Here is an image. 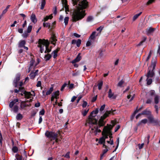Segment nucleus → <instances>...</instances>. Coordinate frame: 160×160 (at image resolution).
Segmentation results:
<instances>
[{
	"label": "nucleus",
	"mask_w": 160,
	"mask_h": 160,
	"mask_svg": "<svg viewBox=\"0 0 160 160\" xmlns=\"http://www.w3.org/2000/svg\"><path fill=\"white\" fill-rule=\"evenodd\" d=\"M35 61L34 59H33L32 58L31 60L30 61V64L29 66L32 67L33 65L35 62Z\"/></svg>",
	"instance_id": "4d7b16f0"
},
{
	"label": "nucleus",
	"mask_w": 160,
	"mask_h": 160,
	"mask_svg": "<svg viewBox=\"0 0 160 160\" xmlns=\"http://www.w3.org/2000/svg\"><path fill=\"white\" fill-rule=\"evenodd\" d=\"M45 135L47 138H51L53 140L58 137V134L57 133H55L54 132L49 131H46Z\"/></svg>",
	"instance_id": "0eeeda50"
},
{
	"label": "nucleus",
	"mask_w": 160,
	"mask_h": 160,
	"mask_svg": "<svg viewBox=\"0 0 160 160\" xmlns=\"http://www.w3.org/2000/svg\"><path fill=\"white\" fill-rule=\"evenodd\" d=\"M12 150L14 153H17L18 152V148L16 146H13L12 148Z\"/></svg>",
	"instance_id": "58836bf2"
},
{
	"label": "nucleus",
	"mask_w": 160,
	"mask_h": 160,
	"mask_svg": "<svg viewBox=\"0 0 160 160\" xmlns=\"http://www.w3.org/2000/svg\"><path fill=\"white\" fill-rule=\"evenodd\" d=\"M45 46L46 47V50L44 52L46 53L47 52L49 53L51 51V48H49V46L50 44L48 40H46V42H44Z\"/></svg>",
	"instance_id": "9b49d317"
},
{
	"label": "nucleus",
	"mask_w": 160,
	"mask_h": 160,
	"mask_svg": "<svg viewBox=\"0 0 160 160\" xmlns=\"http://www.w3.org/2000/svg\"><path fill=\"white\" fill-rule=\"evenodd\" d=\"M155 0H149L147 3V5H149L155 1Z\"/></svg>",
	"instance_id": "69168bd1"
},
{
	"label": "nucleus",
	"mask_w": 160,
	"mask_h": 160,
	"mask_svg": "<svg viewBox=\"0 0 160 160\" xmlns=\"http://www.w3.org/2000/svg\"><path fill=\"white\" fill-rule=\"evenodd\" d=\"M105 51L104 50L100 49L99 51V57H101L103 55V52Z\"/></svg>",
	"instance_id": "37998d69"
},
{
	"label": "nucleus",
	"mask_w": 160,
	"mask_h": 160,
	"mask_svg": "<svg viewBox=\"0 0 160 160\" xmlns=\"http://www.w3.org/2000/svg\"><path fill=\"white\" fill-rule=\"evenodd\" d=\"M148 122V120L146 119H143L141 121L139 122L137 124V126H140L142 123L145 124L146 123Z\"/></svg>",
	"instance_id": "b1692460"
},
{
	"label": "nucleus",
	"mask_w": 160,
	"mask_h": 160,
	"mask_svg": "<svg viewBox=\"0 0 160 160\" xmlns=\"http://www.w3.org/2000/svg\"><path fill=\"white\" fill-rule=\"evenodd\" d=\"M88 103L85 101H83V103L82 104V107L83 108H85L87 106Z\"/></svg>",
	"instance_id": "338daca9"
},
{
	"label": "nucleus",
	"mask_w": 160,
	"mask_h": 160,
	"mask_svg": "<svg viewBox=\"0 0 160 160\" xmlns=\"http://www.w3.org/2000/svg\"><path fill=\"white\" fill-rule=\"evenodd\" d=\"M19 100L18 98L14 99L13 101L10 102L9 107L11 108V111H13L14 113H17L19 110V107L17 105L18 103Z\"/></svg>",
	"instance_id": "39448f33"
},
{
	"label": "nucleus",
	"mask_w": 160,
	"mask_h": 160,
	"mask_svg": "<svg viewBox=\"0 0 160 160\" xmlns=\"http://www.w3.org/2000/svg\"><path fill=\"white\" fill-rule=\"evenodd\" d=\"M149 78L147 77L146 79L147 81V84L148 85H149L151 84L152 82V79L151 78L148 79Z\"/></svg>",
	"instance_id": "e433bc0d"
},
{
	"label": "nucleus",
	"mask_w": 160,
	"mask_h": 160,
	"mask_svg": "<svg viewBox=\"0 0 160 160\" xmlns=\"http://www.w3.org/2000/svg\"><path fill=\"white\" fill-rule=\"evenodd\" d=\"M149 122L153 126L157 127L160 126V121L158 118H155L152 115L151 117H147Z\"/></svg>",
	"instance_id": "423d86ee"
},
{
	"label": "nucleus",
	"mask_w": 160,
	"mask_h": 160,
	"mask_svg": "<svg viewBox=\"0 0 160 160\" xmlns=\"http://www.w3.org/2000/svg\"><path fill=\"white\" fill-rule=\"evenodd\" d=\"M103 27L101 26L97 29V31H99L100 33H101V32H102V30L103 29Z\"/></svg>",
	"instance_id": "052dcab7"
},
{
	"label": "nucleus",
	"mask_w": 160,
	"mask_h": 160,
	"mask_svg": "<svg viewBox=\"0 0 160 160\" xmlns=\"http://www.w3.org/2000/svg\"><path fill=\"white\" fill-rule=\"evenodd\" d=\"M115 124H114L113 125H109L108 124H107V125L108 126V127H107V126H106L108 128V129H105V130H107V131L110 130V131H111V130L112 129L113 127L115 126Z\"/></svg>",
	"instance_id": "f704fd0d"
},
{
	"label": "nucleus",
	"mask_w": 160,
	"mask_h": 160,
	"mask_svg": "<svg viewBox=\"0 0 160 160\" xmlns=\"http://www.w3.org/2000/svg\"><path fill=\"white\" fill-rule=\"evenodd\" d=\"M45 111L44 109H42L39 113V115H43L45 114Z\"/></svg>",
	"instance_id": "0e129e2a"
},
{
	"label": "nucleus",
	"mask_w": 160,
	"mask_h": 160,
	"mask_svg": "<svg viewBox=\"0 0 160 160\" xmlns=\"http://www.w3.org/2000/svg\"><path fill=\"white\" fill-rule=\"evenodd\" d=\"M98 112V109L97 108L95 110L92 111L90 115L88 116L87 122L90 124L97 125L98 120L95 118L96 115Z\"/></svg>",
	"instance_id": "20e7f679"
},
{
	"label": "nucleus",
	"mask_w": 160,
	"mask_h": 160,
	"mask_svg": "<svg viewBox=\"0 0 160 160\" xmlns=\"http://www.w3.org/2000/svg\"><path fill=\"white\" fill-rule=\"evenodd\" d=\"M156 28L150 27L146 29V33L148 36H150L152 34L155 30Z\"/></svg>",
	"instance_id": "9d476101"
},
{
	"label": "nucleus",
	"mask_w": 160,
	"mask_h": 160,
	"mask_svg": "<svg viewBox=\"0 0 160 160\" xmlns=\"http://www.w3.org/2000/svg\"><path fill=\"white\" fill-rule=\"evenodd\" d=\"M138 106L137 107L136 110H135V113H138L139 111H140L144 108L143 105H142L138 109Z\"/></svg>",
	"instance_id": "c03bdc74"
},
{
	"label": "nucleus",
	"mask_w": 160,
	"mask_h": 160,
	"mask_svg": "<svg viewBox=\"0 0 160 160\" xmlns=\"http://www.w3.org/2000/svg\"><path fill=\"white\" fill-rule=\"evenodd\" d=\"M124 81L123 80H122L119 82L117 86L120 87H122V85L124 83Z\"/></svg>",
	"instance_id": "49530a36"
},
{
	"label": "nucleus",
	"mask_w": 160,
	"mask_h": 160,
	"mask_svg": "<svg viewBox=\"0 0 160 160\" xmlns=\"http://www.w3.org/2000/svg\"><path fill=\"white\" fill-rule=\"evenodd\" d=\"M154 70L148 68V72L146 75L148 78H152L155 75Z\"/></svg>",
	"instance_id": "1a4fd4ad"
},
{
	"label": "nucleus",
	"mask_w": 160,
	"mask_h": 160,
	"mask_svg": "<svg viewBox=\"0 0 160 160\" xmlns=\"http://www.w3.org/2000/svg\"><path fill=\"white\" fill-rule=\"evenodd\" d=\"M62 2L63 7H64L65 9L66 12L69 11L68 6V1L67 0H62Z\"/></svg>",
	"instance_id": "ddd939ff"
},
{
	"label": "nucleus",
	"mask_w": 160,
	"mask_h": 160,
	"mask_svg": "<svg viewBox=\"0 0 160 160\" xmlns=\"http://www.w3.org/2000/svg\"><path fill=\"white\" fill-rule=\"evenodd\" d=\"M154 103L156 104H157L159 102V96L158 95H156L155 96L154 98Z\"/></svg>",
	"instance_id": "a878e982"
},
{
	"label": "nucleus",
	"mask_w": 160,
	"mask_h": 160,
	"mask_svg": "<svg viewBox=\"0 0 160 160\" xmlns=\"http://www.w3.org/2000/svg\"><path fill=\"white\" fill-rule=\"evenodd\" d=\"M147 39V37H144L143 38V39L138 44V46H139L142 45L143 43L146 41Z\"/></svg>",
	"instance_id": "bb28decb"
},
{
	"label": "nucleus",
	"mask_w": 160,
	"mask_h": 160,
	"mask_svg": "<svg viewBox=\"0 0 160 160\" xmlns=\"http://www.w3.org/2000/svg\"><path fill=\"white\" fill-rule=\"evenodd\" d=\"M21 74L18 73L16 74L12 82V84L14 88H18V89H15L14 90H11L10 92L12 93H19V92H25L26 91L23 87H22L23 82L22 81H20Z\"/></svg>",
	"instance_id": "f03ea898"
},
{
	"label": "nucleus",
	"mask_w": 160,
	"mask_h": 160,
	"mask_svg": "<svg viewBox=\"0 0 160 160\" xmlns=\"http://www.w3.org/2000/svg\"><path fill=\"white\" fill-rule=\"evenodd\" d=\"M51 41V43L52 44L55 45L56 43L57 40L56 39V37L54 34H52L50 38Z\"/></svg>",
	"instance_id": "f3484780"
},
{
	"label": "nucleus",
	"mask_w": 160,
	"mask_h": 160,
	"mask_svg": "<svg viewBox=\"0 0 160 160\" xmlns=\"http://www.w3.org/2000/svg\"><path fill=\"white\" fill-rule=\"evenodd\" d=\"M32 29V26L31 25H29L28 27L27 30L26 31L29 33L31 32Z\"/></svg>",
	"instance_id": "8fccbe9b"
},
{
	"label": "nucleus",
	"mask_w": 160,
	"mask_h": 160,
	"mask_svg": "<svg viewBox=\"0 0 160 160\" xmlns=\"http://www.w3.org/2000/svg\"><path fill=\"white\" fill-rule=\"evenodd\" d=\"M52 56L49 54H47L45 55L44 58L45 59L46 61H48L51 58Z\"/></svg>",
	"instance_id": "c756f323"
},
{
	"label": "nucleus",
	"mask_w": 160,
	"mask_h": 160,
	"mask_svg": "<svg viewBox=\"0 0 160 160\" xmlns=\"http://www.w3.org/2000/svg\"><path fill=\"white\" fill-rule=\"evenodd\" d=\"M57 53L58 52L55 50L53 51L52 52V54H53V57L54 58H55L57 57Z\"/></svg>",
	"instance_id": "5fc2aeb1"
},
{
	"label": "nucleus",
	"mask_w": 160,
	"mask_h": 160,
	"mask_svg": "<svg viewBox=\"0 0 160 160\" xmlns=\"http://www.w3.org/2000/svg\"><path fill=\"white\" fill-rule=\"evenodd\" d=\"M80 0H72V3L73 4V5H77L78 4V2Z\"/></svg>",
	"instance_id": "6e6d98bb"
},
{
	"label": "nucleus",
	"mask_w": 160,
	"mask_h": 160,
	"mask_svg": "<svg viewBox=\"0 0 160 160\" xmlns=\"http://www.w3.org/2000/svg\"><path fill=\"white\" fill-rule=\"evenodd\" d=\"M96 33V32L94 31L92 32V34L91 35L89 38L91 40H93L95 38V34Z\"/></svg>",
	"instance_id": "473e14b6"
},
{
	"label": "nucleus",
	"mask_w": 160,
	"mask_h": 160,
	"mask_svg": "<svg viewBox=\"0 0 160 160\" xmlns=\"http://www.w3.org/2000/svg\"><path fill=\"white\" fill-rule=\"evenodd\" d=\"M31 20L34 23H35L37 22L36 16L33 14H32L31 16Z\"/></svg>",
	"instance_id": "5701e85b"
},
{
	"label": "nucleus",
	"mask_w": 160,
	"mask_h": 160,
	"mask_svg": "<svg viewBox=\"0 0 160 160\" xmlns=\"http://www.w3.org/2000/svg\"><path fill=\"white\" fill-rule=\"evenodd\" d=\"M88 7V2L87 0H83L80 2L77 6V10L74 11L72 15V22H76L82 20L85 16V9Z\"/></svg>",
	"instance_id": "f257e3e1"
},
{
	"label": "nucleus",
	"mask_w": 160,
	"mask_h": 160,
	"mask_svg": "<svg viewBox=\"0 0 160 160\" xmlns=\"http://www.w3.org/2000/svg\"><path fill=\"white\" fill-rule=\"evenodd\" d=\"M32 92L34 93V95L32 94L30 92H28L26 91L24 93L25 98L27 99H29L31 98V96H35V92L34 91H32Z\"/></svg>",
	"instance_id": "f8f14e48"
},
{
	"label": "nucleus",
	"mask_w": 160,
	"mask_h": 160,
	"mask_svg": "<svg viewBox=\"0 0 160 160\" xmlns=\"http://www.w3.org/2000/svg\"><path fill=\"white\" fill-rule=\"evenodd\" d=\"M105 129H108V128L106 126H104V128L103 129V131L102 132V135L104 137V138L105 139H106L108 138V135L107 134V132H104Z\"/></svg>",
	"instance_id": "412c9836"
},
{
	"label": "nucleus",
	"mask_w": 160,
	"mask_h": 160,
	"mask_svg": "<svg viewBox=\"0 0 160 160\" xmlns=\"http://www.w3.org/2000/svg\"><path fill=\"white\" fill-rule=\"evenodd\" d=\"M116 143H117V145L116 147V148H115V150L113 151V152H114L118 148V147L119 144V138H117V140L116 141Z\"/></svg>",
	"instance_id": "a19ab883"
},
{
	"label": "nucleus",
	"mask_w": 160,
	"mask_h": 160,
	"mask_svg": "<svg viewBox=\"0 0 160 160\" xmlns=\"http://www.w3.org/2000/svg\"><path fill=\"white\" fill-rule=\"evenodd\" d=\"M108 97L109 98L115 99L116 98L117 95H114V93L112 92L111 89H110L108 92Z\"/></svg>",
	"instance_id": "4468645a"
},
{
	"label": "nucleus",
	"mask_w": 160,
	"mask_h": 160,
	"mask_svg": "<svg viewBox=\"0 0 160 160\" xmlns=\"http://www.w3.org/2000/svg\"><path fill=\"white\" fill-rule=\"evenodd\" d=\"M80 54V53L78 54L76 57L71 62V63H74L79 62L81 59Z\"/></svg>",
	"instance_id": "a211bd4d"
},
{
	"label": "nucleus",
	"mask_w": 160,
	"mask_h": 160,
	"mask_svg": "<svg viewBox=\"0 0 160 160\" xmlns=\"http://www.w3.org/2000/svg\"><path fill=\"white\" fill-rule=\"evenodd\" d=\"M104 132H107V134L109 136L112 135V131L110 130H105L104 131Z\"/></svg>",
	"instance_id": "bf43d9fd"
},
{
	"label": "nucleus",
	"mask_w": 160,
	"mask_h": 160,
	"mask_svg": "<svg viewBox=\"0 0 160 160\" xmlns=\"http://www.w3.org/2000/svg\"><path fill=\"white\" fill-rule=\"evenodd\" d=\"M46 4V1L45 0H42L41 2V10H42L43 9L44 6Z\"/></svg>",
	"instance_id": "72a5a7b5"
},
{
	"label": "nucleus",
	"mask_w": 160,
	"mask_h": 160,
	"mask_svg": "<svg viewBox=\"0 0 160 160\" xmlns=\"http://www.w3.org/2000/svg\"><path fill=\"white\" fill-rule=\"evenodd\" d=\"M53 17L52 14H51L49 16H46L42 20V21L44 22L47 21L49 19H51Z\"/></svg>",
	"instance_id": "393cba45"
},
{
	"label": "nucleus",
	"mask_w": 160,
	"mask_h": 160,
	"mask_svg": "<svg viewBox=\"0 0 160 160\" xmlns=\"http://www.w3.org/2000/svg\"><path fill=\"white\" fill-rule=\"evenodd\" d=\"M26 102L25 101H22V102L21 103V105H20V108L21 109H24L26 107L28 106L26 105V104H25Z\"/></svg>",
	"instance_id": "cd10ccee"
},
{
	"label": "nucleus",
	"mask_w": 160,
	"mask_h": 160,
	"mask_svg": "<svg viewBox=\"0 0 160 160\" xmlns=\"http://www.w3.org/2000/svg\"><path fill=\"white\" fill-rule=\"evenodd\" d=\"M22 118V115L20 113L18 114L16 117V118L17 120H21Z\"/></svg>",
	"instance_id": "c9c22d12"
},
{
	"label": "nucleus",
	"mask_w": 160,
	"mask_h": 160,
	"mask_svg": "<svg viewBox=\"0 0 160 160\" xmlns=\"http://www.w3.org/2000/svg\"><path fill=\"white\" fill-rule=\"evenodd\" d=\"M115 111L116 110H113L112 109L111 110L107 111L101 117L98 122V126L96 128L95 131L96 132H101V130L98 129V128H100L101 127L104 126L106 122V121H104V120L107 117H108L110 115H114L115 113Z\"/></svg>",
	"instance_id": "7ed1b4c3"
},
{
	"label": "nucleus",
	"mask_w": 160,
	"mask_h": 160,
	"mask_svg": "<svg viewBox=\"0 0 160 160\" xmlns=\"http://www.w3.org/2000/svg\"><path fill=\"white\" fill-rule=\"evenodd\" d=\"M152 99L151 98H148L147 99L146 101V103L149 104H151L152 102Z\"/></svg>",
	"instance_id": "13d9d810"
},
{
	"label": "nucleus",
	"mask_w": 160,
	"mask_h": 160,
	"mask_svg": "<svg viewBox=\"0 0 160 160\" xmlns=\"http://www.w3.org/2000/svg\"><path fill=\"white\" fill-rule=\"evenodd\" d=\"M70 152H67V153H66L65 155H63L62 156L65 158H70Z\"/></svg>",
	"instance_id": "de8ad7c7"
},
{
	"label": "nucleus",
	"mask_w": 160,
	"mask_h": 160,
	"mask_svg": "<svg viewBox=\"0 0 160 160\" xmlns=\"http://www.w3.org/2000/svg\"><path fill=\"white\" fill-rule=\"evenodd\" d=\"M154 108L155 109V112L157 114L158 112V107L157 105H155L154 106Z\"/></svg>",
	"instance_id": "680f3d73"
},
{
	"label": "nucleus",
	"mask_w": 160,
	"mask_h": 160,
	"mask_svg": "<svg viewBox=\"0 0 160 160\" xmlns=\"http://www.w3.org/2000/svg\"><path fill=\"white\" fill-rule=\"evenodd\" d=\"M142 13V12H140L139 13L135 15L133 18V20H135Z\"/></svg>",
	"instance_id": "4c0bfd02"
},
{
	"label": "nucleus",
	"mask_w": 160,
	"mask_h": 160,
	"mask_svg": "<svg viewBox=\"0 0 160 160\" xmlns=\"http://www.w3.org/2000/svg\"><path fill=\"white\" fill-rule=\"evenodd\" d=\"M26 44V41L24 40H22L20 41L18 43V47L19 48H22Z\"/></svg>",
	"instance_id": "4be33fe9"
},
{
	"label": "nucleus",
	"mask_w": 160,
	"mask_h": 160,
	"mask_svg": "<svg viewBox=\"0 0 160 160\" xmlns=\"http://www.w3.org/2000/svg\"><path fill=\"white\" fill-rule=\"evenodd\" d=\"M82 97H83V96L82 95H80L78 97V99L77 100V103H78L79 102L80 100L82 98Z\"/></svg>",
	"instance_id": "774afa93"
},
{
	"label": "nucleus",
	"mask_w": 160,
	"mask_h": 160,
	"mask_svg": "<svg viewBox=\"0 0 160 160\" xmlns=\"http://www.w3.org/2000/svg\"><path fill=\"white\" fill-rule=\"evenodd\" d=\"M53 87H51L46 92V95H50L52 92L53 91Z\"/></svg>",
	"instance_id": "7c9ffc66"
},
{
	"label": "nucleus",
	"mask_w": 160,
	"mask_h": 160,
	"mask_svg": "<svg viewBox=\"0 0 160 160\" xmlns=\"http://www.w3.org/2000/svg\"><path fill=\"white\" fill-rule=\"evenodd\" d=\"M46 40L45 39H39L38 40V47L40 48V47H42L43 45H45L44 42H46Z\"/></svg>",
	"instance_id": "6ab92c4d"
},
{
	"label": "nucleus",
	"mask_w": 160,
	"mask_h": 160,
	"mask_svg": "<svg viewBox=\"0 0 160 160\" xmlns=\"http://www.w3.org/2000/svg\"><path fill=\"white\" fill-rule=\"evenodd\" d=\"M71 43L72 44H76L77 46L78 47H79L81 43V40L78 39L77 41H76L75 39H73Z\"/></svg>",
	"instance_id": "dca6fc26"
},
{
	"label": "nucleus",
	"mask_w": 160,
	"mask_h": 160,
	"mask_svg": "<svg viewBox=\"0 0 160 160\" xmlns=\"http://www.w3.org/2000/svg\"><path fill=\"white\" fill-rule=\"evenodd\" d=\"M149 95V96H152L154 95L155 96V91L154 90H151L148 93Z\"/></svg>",
	"instance_id": "79ce46f5"
},
{
	"label": "nucleus",
	"mask_w": 160,
	"mask_h": 160,
	"mask_svg": "<svg viewBox=\"0 0 160 160\" xmlns=\"http://www.w3.org/2000/svg\"><path fill=\"white\" fill-rule=\"evenodd\" d=\"M93 19V17L92 16H88L86 19V21L87 22H90Z\"/></svg>",
	"instance_id": "09e8293b"
},
{
	"label": "nucleus",
	"mask_w": 160,
	"mask_h": 160,
	"mask_svg": "<svg viewBox=\"0 0 160 160\" xmlns=\"http://www.w3.org/2000/svg\"><path fill=\"white\" fill-rule=\"evenodd\" d=\"M69 17H66L64 19V22L65 25L68 24L69 20Z\"/></svg>",
	"instance_id": "3c124183"
},
{
	"label": "nucleus",
	"mask_w": 160,
	"mask_h": 160,
	"mask_svg": "<svg viewBox=\"0 0 160 160\" xmlns=\"http://www.w3.org/2000/svg\"><path fill=\"white\" fill-rule=\"evenodd\" d=\"M103 81H101L98 84V89L99 90H100L101 89Z\"/></svg>",
	"instance_id": "a18cd8bd"
},
{
	"label": "nucleus",
	"mask_w": 160,
	"mask_h": 160,
	"mask_svg": "<svg viewBox=\"0 0 160 160\" xmlns=\"http://www.w3.org/2000/svg\"><path fill=\"white\" fill-rule=\"evenodd\" d=\"M36 76V74H35L33 71H31L29 75L30 78L32 79H33Z\"/></svg>",
	"instance_id": "2f4dec72"
},
{
	"label": "nucleus",
	"mask_w": 160,
	"mask_h": 160,
	"mask_svg": "<svg viewBox=\"0 0 160 160\" xmlns=\"http://www.w3.org/2000/svg\"><path fill=\"white\" fill-rule=\"evenodd\" d=\"M89 110V109L87 110H85L83 112H82V114L83 116H85L88 113Z\"/></svg>",
	"instance_id": "864d4df0"
},
{
	"label": "nucleus",
	"mask_w": 160,
	"mask_h": 160,
	"mask_svg": "<svg viewBox=\"0 0 160 160\" xmlns=\"http://www.w3.org/2000/svg\"><path fill=\"white\" fill-rule=\"evenodd\" d=\"M156 63L157 61L156 60V58H155V59H154L153 58L152 61L151 65L150 67H148V68L155 70V67L156 66Z\"/></svg>",
	"instance_id": "2eb2a0df"
},
{
	"label": "nucleus",
	"mask_w": 160,
	"mask_h": 160,
	"mask_svg": "<svg viewBox=\"0 0 160 160\" xmlns=\"http://www.w3.org/2000/svg\"><path fill=\"white\" fill-rule=\"evenodd\" d=\"M67 85V83H64L62 86V87L61 88V91H62L63 90V89H64L65 87Z\"/></svg>",
	"instance_id": "e2e57ef3"
},
{
	"label": "nucleus",
	"mask_w": 160,
	"mask_h": 160,
	"mask_svg": "<svg viewBox=\"0 0 160 160\" xmlns=\"http://www.w3.org/2000/svg\"><path fill=\"white\" fill-rule=\"evenodd\" d=\"M141 113L142 115H146L148 116V117H151L152 115L151 111L148 108H147L143 110Z\"/></svg>",
	"instance_id": "6e6552de"
},
{
	"label": "nucleus",
	"mask_w": 160,
	"mask_h": 160,
	"mask_svg": "<svg viewBox=\"0 0 160 160\" xmlns=\"http://www.w3.org/2000/svg\"><path fill=\"white\" fill-rule=\"evenodd\" d=\"M105 138L104 136H102L99 139V140L98 143L100 144H103L105 143Z\"/></svg>",
	"instance_id": "c85d7f7f"
},
{
	"label": "nucleus",
	"mask_w": 160,
	"mask_h": 160,
	"mask_svg": "<svg viewBox=\"0 0 160 160\" xmlns=\"http://www.w3.org/2000/svg\"><path fill=\"white\" fill-rule=\"evenodd\" d=\"M28 33H29L25 31L24 33L22 34V36L23 38H26L29 36Z\"/></svg>",
	"instance_id": "ea45409f"
},
{
	"label": "nucleus",
	"mask_w": 160,
	"mask_h": 160,
	"mask_svg": "<svg viewBox=\"0 0 160 160\" xmlns=\"http://www.w3.org/2000/svg\"><path fill=\"white\" fill-rule=\"evenodd\" d=\"M54 97H56L57 96H59V91L58 90L56 92H55L53 93Z\"/></svg>",
	"instance_id": "603ef678"
},
{
	"label": "nucleus",
	"mask_w": 160,
	"mask_h": 160,
	"mask_svg": "<svg viewBox=\"0 0 160 160\" xmlns=\"http://www.w3.org/2000/svg\"><path fill=\"white\" fill-rule=\"evenodd\" d=\"M43 26L44 27L48 28L50 30H52L53 29L52 27H51V24L49 22H43Z\"/></svg>",
	"instance_id": "aec40b11"
}]
</instances>
